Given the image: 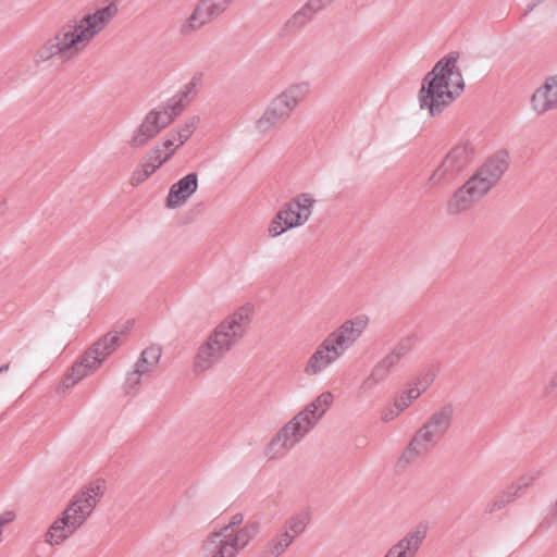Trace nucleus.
<instances>
[{
	"instance_id": "obj_34",
	"label": "nucleus",
	"mask_w": 557,
	"mask_h": 557,
	"mask_svg": "<svg viewBox=\"0 0 557 557\" xmlns=\"http://www.w3.org/2000/svg\"><path fill=\"white\" fill-rule=\"evenodd\" d=\"M403 411L405 410L401 408L398 401L393 398L391 403H387L384 407L381 408L380 420L383 423H388L399 417Z\"/></svg>"
},
{
	"instance_id": "obj_15",
	"label": "nucleus",
	"mask_w": 557,
	"mask_h": 557,
	"mask_svg": "<svg viewBox=\"0 0 557 557\" xmlns=\"http://www.w3.org/2000/svg\"><path fill=\"white\" fill-rule=\"evenodd\" d=\"M176 149L177 148L173 145V141L168 138L151 149L146 161L132 173L129 177L131 185L138 186L144 183L160 166L171 159Z\"/></svg>"
},
{
	"instance_id": "obj_2",
	"label": "nucleus",
	"mask_w": 557,
	"mask_h": 557,
	"mask_svg": "<svg viewBox=\"0 0 557 557\" xmlns=\"http://www.w3.org/2000/svg\"><path fill=\"white\" fill-rule=\"evenodd\" d=\"M253 318V307L244 305L226 315L200 343L193 359V370L206 373L245 337Z\"/></svg>"
},
{
	"instance_id": "obj_35",
	"label": "nucleus",
	"mask_w": 557,
	"mask_h": 557,
	"mask_svg": "<svg viewBox=\"0 0 557 557\" xmlns=\"http://www.w3.org/2000/svg\"><path fill=\"white\" fill-rule=\"evenodd\" d=\"M81 360L91 370L92 373H95L104 361V359L98 356V352H96L92 347L83 355Z\"/></svg>"
},
{
	"instance_id": "obj_32",
	"label": "nucleus",
	"mask_w": 557,
	"mask_h": 557,
	"mask_svg": "<svg viewBox=\"0 0 557 557\" xmlns=\"http://www.w3.org/2000/svg\"><path fill=\"white\" fill-rule=\"evenodd\" d=\"M91 374V370L82 360H79L72 366L70 371L64 376L63 385L67 388L72 387Z\"/></svg>"
},
{
	"instance_id": "obj_29",
	"label": "nucleus",
	"mask_w": 557,
	"mask_h": 557,
	"mask_svg": "<svg viewBox=\"0 0 557 557\" xmlns=\"http://www.w3.org/2000/svg\"><path fill=\"white\" fill-rule=\"evenodd\" d=\"M199 120L198 117H190L182 123L176 131L172 132L168 139L173 141V145L178 148L187 141L190 136L194 134L198 126Z\"/></svg>"
},
{
	"instance_id": "obj_13",
	"label": "nucleus",
	"mask_w": 557,
	"mask_h": 557,
	"mask_svg": "<svg viewBox=\"0 0 557 557\" xmlns=\"http://www.w3.org/2000/svg\"><path fill=\"white\" fill-rule=\"evenodd\" d=\"M309 411H301L290 420L271 443V449L280 454L293 447L314 425Z\"/></svg>"
},
{
	"instance_id": "obj_8",
	"label": "nucleus",
	"mask_w": 557,
	"mask_h": 557,
	"mask_svg": "<svg viewBox=\"0 0 557 557\" xmlns=\"http://www.w3.org/2000/svg\"><path fill=\"white\" fill-rule=\"evenodd\" d=\"M104 491V480L96 479L88 482L72 496L62 513L79 529L94 512Z\"/></svg>"
},
{
	"instance_id": "obj_42",
	"label": "nucleus",
	"mask_w": 557,
	"mask_h": 557,
	"mask_svg": "<svg viewBox=\"0 0 557 557\" xmlns=\"http://www.w3.org/2000/svg\"><path fill=\"white\" fill-rule=\"evenodd\" d=\"M373 381H374V376L372 375L371 377H369V379L364 382L363 387H364V388H370V387L372 386V384H373Z\"/></svg>"
},
{
	"instance_id": "obj_43",
	"label": "nucleus",
	"mask_w": 557,
	"mask_h": 557,
	"mask_svg": "<svg viewBox=\"0 0 557 557\" xmlns=\"http://www.w3.org/2000/svg\"><path fill=\"white\" fill-rule=\"evenodd\" d=\"M9 368H10V366H9V364H5V366H3V367H0V373H1V372H3V371H8V370H9Z\"/></svg>"
},
{
	"instance_id": "obj_19",
	"label": "nucleus",
	"mask_w": 557,
	"mask_h": 557,
	"mask_svg": "<svg viewBox=\"0 0 557 557\" xmlns=\"http://www.w3.org/2000/svg\"><path fill=\"white\" fill-rule=\"evenodd\" d=\"M531 108L537 114H545L557 108V75L547 77L531 97Z\"/></svg>"
},
{
	"instance_id": "obj_12",
	"label": "nucleus",
	"mask_w": 557,
	"mask_h": 557,
	"mask_svg": "<svg viewBox=\"0 0 557 557\" xmlns=\"http://www.w3.org/2000/svg\"><path fill=\"white\" fill-rule=\"evenodd\" d=\"M309 411H301L290 420L271 443V449L280 454L293 447L314 425Z\"/></svg>"
},
{
	"instance_id": "obj_11",
	"label": "nucleus",
	"mask_w": 557,
	"mask_h": 557,
	"mask_svg": "<svg viewBox=\"0 0 557 557\" xmlns=\"http://www.w3.org/2000/svg\"><path fill=\"white\" fill-rule=\"evenodd\" d=\"M224 12L216 0H199L191 12L181 22L178 33L184 37L191 36Z\"/></svg>"
},
{
	"instance_id": "obj_17",
	"label": "nucleus",
	"mask_w": 557,
	"mask_h": 557,
	"mask_svg": "<svg viewBox=\"0 0 557 557\" xmlns=\"http://www.w3.org/2000/svg\"><path fill=\"white\" fill-rule=\"evenodd\" d=\"M342 355V351L325 337L308 358L304 372L309 377L318 376L335 363Z\"/></svg>"
},
{
	"instance_id": "obj_41",
	"label": "nucleus",
	"mask_w": 557,
	"mask_h": 557,
	"mask_svg": "<svg viewBox=\"0 0 557 557\" xmlns=\"http://www.w3.org/2000/svg\"><path fill=\"white\" fill-rule=\"evenodd\" d=\"M218 3L223 8V10L226 12V10L228 9L230 4L234 1V0H216Z\"/></svg>"
},
{
	"instance_id": "obj_20",
	"label": "nucleus",
	"mask_w": 557,
	"mask_h": 557,
	"mask_svg": "<svg viewBox=\"0 0 557 557\" xmlns=\"http://www.w3.org/2000/svg\"><path fill=\"white\" fill-rule=\"evenodd\" d=\"M198 176L196 173H189L174 183L165 198V206L169 209H176L184 203L197 191Z\"/></svg>"
},
{
	"instance_id": "obj_14",
	"label": "nucleus",
	"mask_w": 557,
	"mask_h": 557,
	"mask_svg": "<svg viewBox=\"0 0 557 557\" xmlns=\"http://www.w3.org/2000/svg\"><path fill=\"white\" fill-rule=\"evenodd\" d=\"M488 193L471 176L457 188L446 203L447 212L458 215L470 211Z\"/></svg>"
},
{
	"instance_id": "obj_16",
	"label": "nucleus",
	"mask_w": 557,
	"mask_h": 557,
	"mask_svg": "<svg viewBox=\"0 0 557 557\" xmlns=\"http://www.w3.org/2000/svg\"><path fill=\"white\" fill-rule=\"evenodd\" d=\"M369 325V318L364 314L345 321L341 326L330 333L326 338L344 354V350L354 344Z\"/></svg>"
},
{
	"instance_id": "obj_18",
	"label": "nucleus",
	"mask_w": 557,
	"mask_h": 557,
	"mask_svg": "<svg viewBox=\"0 0 557 557\" xmlns=\"http://www.w3.org/2000/svg\"><path fill=\"white\" fill-rule=\"evenodd\" d=\"M508 168V157L496 154L490 158L472 177L488 193Z\"/></svg>"
},
{
	"instance_id": "obj_39",
	"label": "nucleus",
	"mask_w": 557,
	"mask_h": 557,
	"mask_svg": "<svg viewBox=\"0 0 557 557\" xmlns=\"http://www.w3.org/2000/svg\"><path fill=\"white\" fill-rule=\"evenodd\" d=\"M419 434H421L433 447L436 445V443L438 442L437 440H435L432 435H430V432L423 426L422 429H420L418 431Z\"/></svg>"
},
{
	"instance_id": "obj_3",
	"label": "nucleus",
	"mask_w": 557,
	"mask_h": 557,
	"mask_svg": "<svg viewBox=\"0 0 557 557\" xmlns=\"http://www.w3.org/2000/svg\"><path fill=\"white\" fill-rule=\"evenodd\" d=\"M459 57L458 52L443 57L422 79L418 101L420 108L429 114H440L462 94L465 79Z\"/></svg>"
},
{
	"instance_id": "obj_9",
	"label": "nucleus",
	"mask_w": 557,
	"mask_h": 557,
	"mask_svg": "<svg viewBox=\"0 0 557 557\" xmlns=\"http://www.w3.org/2000/svg\"><path fill=\"white\" fill-rule=\"evenodd\" d=\"M306 96L307 88L305 85H290L271 101L258 121V126L265 131L269 127L284 123Z\"/></svg>"
},
{
	"instance_id": "obj_6",
	"label": "nucleus",
	"mask_w": 557,
	"mask_h": 557,
	"mask_svg": "<svg viewBox=\"0 0 557 557\" xmlns=\"http://www.w3.org/2000/svg\"><path fill=\"white\" fill-rule=\"evenodd\" d=\"M181 101L175 98L150 110L134 129L128 140L132 148H143L166 128L181 112Z\"/></svg>"
},
{
	"instance_id": "obj_7",
	"label": "nucleus",
	"mask_w": 557,
	"mask_h": 557,
	"mask_svg": "<svg viewBox=\"0 0 557 557\" xmlns=\"http://www.w3.org/2000/svg\"><path fill=\"white\" fill-rule=\"evenodd\" d=\"M314 202L311 195L300 194L284 203L269 222V237L276 238L289 230L305 225L310 220Z\"/></svg>"
},
{
	"instance_id": "obj_22",
	"label": "nucleus",
	"mask_w": 557,
	"mask_h": 557,
	"mask_svg": "<svg viewBox=\"0 0 557 557\" xmlns=\"http://www.w3.org/2000/svg\"><path fill=\"white\" fill-rule=\"evenodd\" d=\"M539 476V472H528L522 474L515 484L510 485L502 494L496 496V498L490 505V511L499 510L506 505L512 503L520 496L523 491L533 485Z\"/></svg>"
},
{
	"instance_id": "obj_26",
	"label": "nucleus",
	"mask_w": 557,
	"mask_h": 557,
	"mask_svg": "<svg viewBox=\"0 0 557 557\" xmlns=\"http://www.w3.org/2000/svg\"><path fill=\"white\" fill-rule=\"evenodd\" d=\"M429 387L426 379H416L406 389L399 392L394 398L404 410L409 408Z\"/></svg>"
},
{
	"instance_id": "obj_30",
	"label": "nucleus",
	"mask_w": 557,
	"mask_h": 557,
	"mask_svg": "<svg viewBox=\"0 0 557 557\" xmlns=\"http://www.w3.org/2000/svg\"><path fill=\"white\" fill-rule=\"evenodd\" d=\"M333 403V395L329 392L319 395L305 411L310 412V417L317 422L330 408Z\"/></svg>"
},
{
	"instance_id": "obj_28",
	"label": "nucleus",
	"mask_w": 557,
	"mask_h": 557,
	"mask_svg": "<svg viewBox=\"0 0 557 557\" xmlns=\"http://www.w3.org/2000/svg\"><path fill=\"white\" fill-rule=\"evenodd\" d=\"M121 332L112 331L102 336L97 343L92 345V348L98 356L102 359H107L120 345Z\"/></svg>"
},
{
	"instance_id": "obj_1",
	"label": "nucleus",
	"mask_w": 557,
	"mask_h": 557,
	"mask_svg": "<svg viewBox=\"0 0 557 557\" xmlns=\"http://www.w3.org/2000/svg\"><path fill=\"white\" fill-rule=\"evenodd\" d=\"M117 12V5L110 2L64 25L40 47L37 58L40 61L54 57L65 61L76 58L109 26Z\"/></svg>"
},
{
	"instance_id": "obj_31",
	"label": "nucleus",
	"mask_w": 557,
	"mask_h": 557,
	"mask_svg": "<svg viewBox=\"0 0 557 557\" xmlns=\"http://www.w3.org/2000/svg\"><path fill=\"white\" fill-rule=\"evenodd\" d=\"M309 522L308 513L300 512L292 516L286 522L283 532L288 533L293 540L305 532Z\"/></svg>"
},
{
	"instance_id": "obj_27",
	"label": "nucleus",
	"mask_w": 557,
	"mask_h": 557,
	"mask_svg": "<svg viewBox=\"0 0 557 557\" xmlns=\"http://www.w3.org/2000/svg\"><path fill=\"white\" fill-rule=\"evenodd\" d=\"M293 542L294 540L288 533L281 531L269 541L261 557H280L288 549Z\"/></svg>"
},
{
	"instance_id": "obj_5",
	"label": "nucleus",
	"mask_w": 557,
	"mask_h": 557,
	"mask_svg": "<svg viewBox=\"0 0 557 557\" xmlns=\"http://www.w3.org/2000/svg\"><path fill=\"white\" fill-rule=\"evenodd\" d=\"M181 101L175 98L150 110L134 129L128 140L132 148H143L166 128L181 112Z\"/></svg>"
},
{
	"instance_id": "obj_21",
	"label": "nucleus",
	"mask_w": 557,
	"mask_h": 557,
	"mask_svg": "<svg viewBox=\"0 0 557 557\" xmlns=\"http://www.w3.org/2000/svg\"><path fill=\"white\" fill-rule=\"evenodd\" d=\"M426 536V528L418 527L394 544L384 557H414Z\"/></svg>"
},
{
	"instance_id": "obj_37",
	"label": "nucleus",
	"mask_w": 557,
	"mask_h": 557,
	"mask_svg": "<svg viewBox=\"0 0 557 557\" xmlns=\"http://www.w3.org/2000/svg\"><path fill=\"white\" fill-rule=\"evenodd\" d=\"M16 518V515L13 510H5L0 513V534L3 532V528L10 523H12Z\"/></svg>"
},
{
	"instance_id": "obj_40",
	"label": "nucleus",
	"mask_w": 557,
	"mask_h": 557,
	"mask_svg": "<svg viewBox=\"0 0 557 557\" xmlns=\"http://www.w3.org/2000/svg\"><path fill=\"white\" fill-rule=\"evenodd\" d=\"M424 428L430 432V435H432L435 440L440 441L444 434L441 433L438 430L432 428L429 423L424 425Z\"/></svg>"
},
{
	"instance_id": "obj_25",
	"label": "nucleus",
	"mask_w": 557,
	"mask_h": 557,
	"mask_svg": "<svg viewBox=\"0 0 557 557\" xmlns=\"http://www.w3.org/2000/svg\"><path fill=\"white\" fill-rule=\"evenodd\" d=\"M434 447L417 432L409 445L399 457V463L407 466L429 455Z\"/></svg>"
},
{
	"instance_id": "obj_24",
	"label": "nucleus",
	"mask_w": 557,
	"mask_h": 557,
	"mask_svg": "<svg viewBox=\"0 0 557 557\" xmlns=\"http://www.w3.org/2000/svg\"><path fill=\"white\" fill-rule=\"evenodd\" d=\"M76 530H78V528H76L67 517L61 513L48 529L46 542L50 545H61L74 534Z\"/></svg>"
},
{
	"instance_id": "obj_23",
	"label": "nucleus",
	"mask_w": 557,
	"mask_h": 557,
	"mask_svg": "<svg viewBox=\"0 0 557 557\" xmlns=\"http://www.w3.org/2000/svg\"><path fill=\"white\" fill-rule=\"evenodd\" d=\"M162 349L160 346L152 345L147 347L143 352L140 359L136 363V369L127 377V383L135 386L140 382V377L153 371L161 358Z\"/></svg>"
},
{
	"instance_id": "obj_10",
	"label": "nucleus",
	"mask_w": 557,
	"mask_h": 557,
	"mask_svg": "<svg viewBox=\"0 0 557 557\" xmlns=\"http://www.w3.org/2000/svg\"><path fill=\"white\" fill-rule=\"evenodd\" d=\"M471 158L472 151L467 145L455 146L433 172L430 181L433 184L450 182L470 164Z\"/></svg>"
},
{
	"instance_id": "obj_36",
	"label": "nucleus",
	"mask_w": 557,
	"mask_h": 557,
	"mask_svg": "<svg viewBox=\"0 0 557 557\" xmlns=\"http://www.w3.org/2000/svg\"><path fill=\"white\" fill-rule=\"evenodd\" d=\"M203 82V74L202 73H195L189 82L185 84L182 90V97H188L194 96L198 89L201 87Z\"/></svg>"
},
{
	"instance_id": "obj_4",
	"label": "nucleus",
	"mask_w": 557,
	"mask_h": 557,
	"mask_svg": "<svg viewBox=\"0 0 557 557\" xmlns=\"http://www.w3.org/2000/svg\"><path fill=\"white\" fill-rule=\"evenodd\" d=\"M261 531L259 521H248L235 532L221 529L211 532L202 541L200 553L202 557H236Z\"/></svg>"
},
{
	"instance_id": "obj_33",
	"label": "nucleus",
	"mask_w": 557,
	"mask_h": 557,
	"mask_svg": "<svg viewBox=\"0 0 557 557\" xmlns=\"http://www.w3.org/2000/svg\"><path fill=\"white\" fill-rule=\"evenodd\" d=\"M451 410L448 408L442 409L434 413L428 422L432 428L445 434L450 425Z\"/></svg>"
},
{
	"instance_id": "obj_38",
	"label": "nucleus",
	"mask_w": 557,
	"mask_h": 557,
	"mask_svg": "<svg viewBox=\"0 0 557 557\" xmlns=\"http://www.w3.org/2000/svg\"><path fill=\"white\" fill-rule=\"evenodd\" d=\"M244 521V516L242 513H236L231 517L228 523L223 529H230V532H235Z\"/></svg>"
}]
</instances>
